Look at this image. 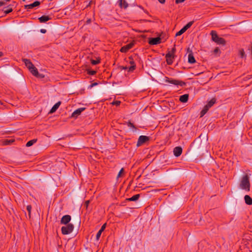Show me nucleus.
I'll return each instance as SVG.
<instances>
[{"label": "nucleus", "mask_w": 252, "mask_h": 252, "mask_svg": "<svg viewBox=\"0 0 252 252\" xmlns=\"http://www.w3.org/2000/svg\"><path fill=\"white\" fill-rule=\"evenodd\" d=\"M40 4V2L38 1H35L32 3L25 5L24 6L25 9H32L35 7L38 6Z\"/></svg>", "instance_id": "nucleus-14"}, {"label": "nucleus", "mask_w": 252, "mask_h": 252, "mask_svg": "<svg viewBox=\"0 0 252 252\" xmlns=\"http://www.w3.org/2000/svg\"><path fill=\"white\" fill-rule=\"evenodd\" d=\"M175 55L171 51H169L166 55L165 58H174Z\"/></svg>", "instance_id": "nucleus-26"}, {"label": "nucleus", "mask_w": 252, "mask_h": 252, "mask_svg": "<svg viewBox=\"0 0 252 252\" xmlns=\"http://www.w3.org/2000/svg\"><path fill=\"white\" fill-rule=\"evenodd\" d=\"M27 210L28 211L29 216V218H31V210H32V206H31V205H28L27 206Z\"/></svg>", "instance_id": "nucleus-27"}, {"label": "nucleus", "mask_w": 252, "mask_h": 252, "mask_svg": "<svg viewBox=\"0 0 252 252\" xmlns=\"http://www.w3.org/2000/svg\"><path fill=\"white\" fill-rule=\"evenodd\" d=\"M61 104V101H58L57 103H56L51 109L50 111V113H53L55 112L56 111V110L59 108V106H60Z\"/></svg>", "instance_id": "nucleus-19"}, {"label": "nucleus", "mask_w": 252, "mask_h": 252, "mask_svg": "<svg viewBox=\"0 0 252 252\" xmlns=\"http://www.w3.org/2000/svg\"><path fill=\"white\" fill-rule=\"evenodd\" d=\"M210 34L212 36V40L217 44L225 45V40L222 37H219L215 31H212Z\"/></svg>", "instance_id": "nucleus-2"}, {"label": "nucleus", "mask_w": 252, "mask_h": 252, "mask_svg": "<svg viewBox=\"0 0 252 252\" xmlns=\"http://www.w3.org/2000/svg\"><path fill=\"white\" fill-rule=\"evenodd\" d=\"M119 68L121 70H126V69L128 70V67H127L126 66H120L119 67Z\"/></svg>", "instance_id": "nucleus-36"}, {"label": "nucleus", "mask_w": 252, "mask_h": 252, "mask_svg": "<svg viewBox=\"0 0 252 252\" xmlns=\"http://www.w3.org/2000/svg\"><path fill=\"white\" fill-rule=\"evenodd\" d=\"M124 168H122L120 171H119L118 174V176H117V177L119 178L120 177H121V174H122V173H123L124 172Z\"/></svg>", "instance_id": "nucleus-39"}, {"label": "nucleus", "mask_w": 252, "mask_h": 252, "mask_svg": "<svg viewBox=\"0 0 252 252\" xmlns=\"http://www.w3.org/2000/svg\"><path fill=\"white\" fill-rule=\"evenodd\" d=\"M181 30L183 33H184L187 30V29L185 27V26H184L182 29H181Z\"/></svg>", "instance_id": "nucleus-45"}, {"label": "nucleus", "mask_w": 252, "mask_h": 252, "mask_svg": "<svg viewBox=\"0 0 252 252\" xmlns=\"http://www.w3.org/2000/svg\"><path fill=\"white\" fill-rule=\"evenodd\" d=\"M51 19V18L49 16L46 15H43L41 17L38 18L39 22L41 23H45Z\"/></svg>", "instance_id": "nucleus-17"}, {"label": "nucleus", "mask_w": 252, "mask_h": 252, "mask_svg": "<svg viewBox=\"0 0 252 252\" xmlns=\"http://www.w3.org/2000/svg\"><path fill=\"white\" fill-rule=\"evenodd\" d=\"M148 43L150 45L158 44L161 43V38L159 37L149 38Z\"/></svg>", "instance_id": "nucleus-7"}, {"label": "nucleus", "mask_w": 252, "mask_h": 252, "mask_svg": "<svg viewBox=\"0 0 252 252\" xmlns=\"http://www.w3.org/2000/svg\"><path fill=\"white\" fill-rule=\"evenodd\" d=\"M118 3L119 7L121 8L126 9L128 6V4L125 0H119Z\"/></svg>", "instance_id": "nucleus-15"}, {"label": "nucleus", "mask_w": 252, "mask_h": 252, "mask_svg": "<svg viewBox=\"0 0 252 252\" xmlns=\"http://www.w3.org/2000/svg\"><path fill=\"white\" fill-rule=\"evenodd\" d=\"M100 63V60H91V63L93 65H96V64H98L99 63Z\"/></svg>", "instance_id": "nucleus-29"}, {"label": "nucleus", "mask_w": 252, "mask_h": 252, "mask_svg": "<svg viewBox=\"0 0 252 252\" xmlns=\"http://www.w3.org/2000/svg\"><path fill=\"white\" fill-rule=\"evenodd\" d=\"M128 59L129 60V63L131 64V66L128 67V71L132 72L135 69L136 65L131 56L129 57Z\"/></svg>", "instance_id": "nucleus-12"}, {"label": "nucleus", "mask_w": 252, "mask_h": 252, "mask_svg": "<svg viewBox=\"0 0 252 252\" xmlns=\"http://www.w3.org/2000/svg\"><path fill=\"white\" fill-rule=\"evenodd\" d=\"M98 85V83L97 82H94L93 83H92L89 87L88 89H91L92 88Z\"/></svg>", "instance_id": "nucleus-33"}, {"label": "nucleus", "mask_w": 252, "mask_h": 252, "mask_svg": "<svg viewBox=\"0 0 252 252\" xmlns=\"http://www.w3.org/2000/svg\"><path fill=\"white\" fill-rule=\"evenodd\" d=\"M3 11L6 14H9L12 11V8L11 7V5H9L6 7H4Z\"/></svg>", "instance_id": "nucleus-22"}, {"label": "nucleus", "mask_w": 252, "mask_h": 252, "mask_svg": "<svg viewBox=\"0 0 252 252\" xmlns=\"http://www.w3.org/2000/svg\"><path fill=\"white\" fill-rule=\"evenodd\" d=\"M44 76H45L44 75H43V74H40V73H38V74L35 77H36L37 78H43L44 77Z\"/></svg>", "instance_id": "nucleus-37"}, {"label": "nucleus", "mask_w": 252, "mask_h": 252, "mask_svg": "<svg viewBox=\"0 0 252 252\" xmlns=\"http://www.w3.org/2000/svg\"><path fill=\"white\" fill-rule=\"evenodd\" d=\"M96 71H94V70H90V69H88L87 70V73L89 75H94L95 73H96Z\"/></svg>", "instance_id": "nucleus-30"}, {"label": "nucleus", "mask_w": 252, "mask_h": 252, "mask_svg": "<svg viewBox=\"0 0 252 252\" xmlns=\"http://www.w3.org/2000/svg\"><path fill=\"white\" fill-rule=\"evenodd\" d=\"M36 141H37V139H33L31 140H30L27 143L26 146L28 147H30V146H32L33 144L36 143Z\"/></svg>", "instance_id": "nucleus-24"}, {"label": "nucleus", "mask_w": 252, "mask_h": 252, "mask_svg": "<svg viewBox=\"0 0 252 252\" xmlns=\"http://www.w3.org/2000/svg\"><path fill=\"white\" fill-rule=\"evenodd\" d=\"M183 33V32H182V31L181 30V29L178 32L176 33V36H180L181 35H182Z\"/></svg>", "instance_id": "nucleus-38"}, {"label": "nucleus", "mask_w": 252, "mask_h": 252, "mask_svg": "<svg viewBox=\"0 0 252 252\" xmlns=\"http://www.w3.org/2000/svg\"><path fill=\"white\" fill-rule=\"evenodd\" d=\"M244 54H245V53H244V52L243 51L241 52V56H242V57H243V55H244Z\"/></svg>", "instance_id": "nucleus-51"}, {"label": "nucleus", "mask_w": 252, "mask_h": 252, "mask_svg": "<svg viewBox=\"0 0 252 252\" xmlns=\"http://www.w3.org/2000/svg\"><path fill=\"white\" fill-rule=\"evenodd\" d=\"M144 12H145L146 13L148 14V11H146V10H144Z\"/></svg>", "instance_id": "nucleus-52"}, {"label": "nucleus", "mask_w": 252, "mask_h": 252, "mask_svg": "<svg viewBox=\"0 0 252 252\" xmlns=\"http://www.w3.org/2000/svg\"><path fill=\"white\" fill-rule=\"evenodd\" d=\"M5 4V2L3 1H0V6H1Z\"/></svg>", "instance_id": "nucleus-48"}, {"label": "nucleus", "mask_w": 252, "mask_h": 252, "mask_svg": "<svg viewBox=\"0 0 252 252\" xmlns=\"http://www.w3.org/2000/svg\"><path fill=\"white\" fill-rule=\"evenodd\" d=\"M10 0H5L6 1H9Z\"/></svg>", "instance_id": "nucleus-55"}, {"label": "nucleus", "mask_w": 252, "mask_h": 252, "mask_svg": "<svg viewBox=\"0 0 252 252\" xmlns=\"http://www.w3.org/2000/svg\"><path fill=\"white\" fill-rule=\"evenodd\" d=\"M181 30L183 33H184L187 30V29L185 27V26H184L182 29H181Z\"/></svg>", "instance_id": "nucleus-46"}, {"label": "nucleus", "mask_w": 252, "mask_h": 252, "mask_svg": "<svg viewBox=\"0 0 252 252\" xmlns=\"http://www.w3.org/2000/svg\"><path fill=\"white\" fill-rule=\"evenodd\" d=\"M189 95L188 94H185L181 95L179 98V100L183 103H186L189 99Z\"/></svg>", "instance_id": "nucleus-18"}, {"label": "nucleus", "mask_w": 252, "mask_h": 252, "mask_svg": "<svg viewBox=\"0 0 252 252\" xmlns=\"http://www.w3.org/2000/svg\"><path fill=\"white\" fill-rule=\"evenodd\" d=\"M244 200L246 204H247V205H252V198L250 196L248 195H246L244 196Z\"/></svg>", "instance_id": "nucleus-20"}, {"label": "nucleus", "mask_w": 252, "mask_h": 252, "mask_svg": "<svg viewBox=\"0 0 252 252\" xmlns=\"http://www.w3.org/2000/svg\"><path fill=\"white\" fill-rule=\"evenodd\" d=\"M176 51V48H175V45H174V47L172 49L171 51H170L173 54H175V52Z\"/></svg>", "instance_id": "nucleus-43"}, {"label": "nucleus", "mask_w": 252, "mask_h": 252, "mask_svg": "<svg viewBox=\"0 0 252 252\" xmlns=\"http://www.w3.org/2000/svg\"><path fill=\"white\" fill-rule=\"evenodd\" d=\"M23 1H25V0H23Z\"/></svg>", "instance_id": "nucleus-57"}, {"label": "nucleus", "mask_w": 252, "mask_h": 252, "mask_svg": "<svg viewBox=\"0 0 252 252\" xmlns=\"http://www.w3.org/2000/svg\"><path fill=\"white\" fill-rule=\"evenodd\" d=\"M133 46L134 43L131 42L125 46L122 47L120 50V51L122 53H126L129 49L132 48Z\"/></svg>", "instance_id": "nucleus-9"}, {"label": "nucleus", "mask_w": 252, "mask_h": 252, "mask_svg": "<svg viewBox=\"0 0 252 252\" xmlns=\"http://www.w3.org/2000/svg\"><path fill=\"white\" fill-rule=\"evenodd\" d=\"M149 137L145 135H141L139 137L136 146L137 147H139L145 143L146 142L149 141Z\"/></svg>", "instance_id": "nucleus-6"}, {"label": "nucleus", "mask_w": 252, "mask_h": 252, "mask_svg": "<svg viewBox=\"0 0 252 252\" xmlns=\"http://www.w3.org/2000/svg\"><path fill=\"white\" fill-rule=\"evenodd\" d=\"M186 0H175V3L176 4L180 3L183 2Z\"/></svg>", "instance_id": "nucleus-41"}, {"label": "nucleus", "mask_w": 252, "mask_h": 252, "mask_svg": "<svg viewBox=\"0 0 252 252\" xmlns=\"http://www.w3.org/2000/svg\"><path fill=\"white\" fill-rule=\"evenodd\" d=\"M188 52H189L188 55V62L189 63H194L196 62V60L193 55V53L191 50L189 48L188 49Z\"/></svg>", "instance_id": "nucleus-11"}, {"label": "nucleus", "mask_w": 252, "mask_h": 252, "mask_svg": "<svg viewBox=\"0 0 252 252\" xmlns=\"http://www.w3.org/2000/svg\"><path fill=\"white\" fill-rule=\"evenodd\" d=\"M2 103L0 101V105H2Z\"/></svg>", "instance_id": "nucleus-53"}, {"label": "nucleus", "mask_w": 252, "mask_h": 252, "mask_svg": "<svg viewBox=\"0 0 252 252\" xmlns=\"http://www.w3.org/2000/svg\"><path fill=\"white\" fill-rule=\"evenodd\" d=\"M103 231L101 230H99L98 232L96 234V239L97 240H98L100 238V237L101 235V233Z\"/></svg>", "instance_id": "nucleus-28"}, {"label": "nucleus", "mask_w": 252, "mask_h": 252, "mask_svg": "<svg viewBox=\"0 0 252 252\" xmlns=\"http://www.w3.org/2000/svg\"><path fill=\"white\" fill-rule=\"evenodd\" d=\"M193 21H190L186 25H185V27L188 29H189L193 24Z\"/></svg>", "instance_id": "nucleus-31"}, {"label": "nucleus", "mask_w": 252, "mask_h": 252, "mask_svg": "<svg viewBox=\"0 0 252 252\" xmlns=\"http://www.w3.org/2000/svg\"><path fill=\"white\" fill-rule=\"evenodd\" d=\"M40 32L42 33H45L47 31L46 30L42 29L40 30Z\"/></svg>", "instance_id": "nucleus-44"}, {"label": "nucleus", "mask_w": 252, "mask_h": 252, "mask_svg": "<svg viewBox=\"0 0 252 252\" xmlns=\"http://www.w3.org/2000/svg\"><path fill=\"white\" fill-rule=\"evenodd\" d=\"M158 1L161 3V4H164L165 2V0H158Z\"/></svg>", "instance_id": "nucleus-47"}, {"label": "nucleus", "mask_w": 252, "mask_h": 252, "mask_svg": "<svg viewBox=\"0 0 252 252\" xmlns=\"http://www.w3.org/2000/svg\"><path fill=\"white\" fill-rule=\"evenodd\" d=\"M79 223H80V219H79Z\"/></svg>", "instance_id": "nucleus-56"}, {"label": "nucleus", "mask_w": 252, "mask_h": 252, "mask_svg": "<svg viewBox=\"0 0 252 252\" xmlns=\"http://www.w3.org/2000/svg\"><path fill=\"white\" fill-rule=\"evenodd\" d=\"M71 219V217L69 215H66L63 216L61 219V224H68L69 222L70 221Z\"/></svg>", "instance_id": "nucleus-8"}, {"label": "nucleus", "mask_w": 252, "mask_h": 252, "mask_svg": "<svg viewBox=\"0 0 252 252\" xmlns=\"http://www.w3.org/2000/svg\"><path fill=\"white\" fill-rule=\"evenodd\" d=\"M92 22V19L91 18H87V21H86V24H90Z\"/></svg>", "instance_id": "nucleus-42"}, {"label": "nucleus", "mask_w": 252, "mask_h": 252, "mask_svg": "<svg viewBox=\"0 0 252 252\" xmlns=\"http://www.w3.org/2000/svg\"><path fill=\"white\" fill-rule=\"evenodd\" d=\"M142 21L145 22H152V21L149 20H142Z\"/></svg>", "instance_id": "nucleus-49"}, {"label": "nucleus", "mask_w": 252, "mask_h": 252, "mask_svg": "<svg viewBox=\"0 0 252 252\" xmlns=\"http://www.w3.org/2000/svg\"><path fill=\"white\" fill-rule=\"evenodd\" d=\"M74 229V225L72 223L66 224L65 226L62 227L61 231L63 235H67L71 233Z\"/></svg>", "instance_id": "nucleus-4"}, {"label": "nucleus", "mask_w": 252, "mask_h": 252, "mask_svg": "<svg viewBox=\"0 0 252 252\" xmlns=\"http://www.w3.org/2000/svg\"><path fill=\"white\" fill-rule=\"evenodd\" d=\"M89 203V201H87L86 202V203H87V204H88Z\"/></svg>", "instance_id": "nucleus-54"}, {"label": "nucleus", "mask_w": 252, "mask_h": 252, "mask_svg": "<svg viewBox=\"0 0 252 252\" xmlns=\"http://www.w3.org/2000/svg\"><path fill=\"white\" fill-rule=\"evenodd\" d=\"M23 61L29 69H31L32 67H34V65L29 59H24Z\"/></svg>", "instance_id": "nucleus-16"}, {"label": "nucleus", "mask_w": 252, "mask_h": 252, "mask_svg": "<svg viewBox=\"0 0 252 252\" xmlns=\"http://www.w3.org/2000/svg\"><path fill=\"white\" fill-rule=\"evenodd\" d=\"M174 58H166L167 63L168 65L172 64L173 62V59Z\"/></svg>", "instance_id": "nucleus-25"}, {"label": "nucleus", "mask_w": 252, "mask_h": 252, "mask_svg": "<svg viewBox=\"0 0 252 252\" xmlns=\"http://www.w3.org/2000/svg\"><path fill=\"white\" fill-rule=\"evenodd\" d=\"M86 109V108L85 107H81V108H79L76 110H75L72 113V115H71V117L72 118H77L78 117V116H79L81 113L84 111Z\"/></svg>", "instance_id": "nucleus-10"}, {"label": "nucleus", "mask_w": 252, "mask_h": 252, "mask_svg": "<svg viewBox=\"0 0 252 252\" xmlns=\"http://www.w3.org/2000/svg\"><path fill=\"white\" fill-rule=\"evenodd\" d=\"M32 74L34 76H37L38 74V71L37 69L34 66V67H32L31 69H29Z\"/></svg>", "instance_id": "nucleus-23"}, {"label": "nucleus", "mask_w": 252, "mask_h": 252, "mask_svg": "<svg viewBox=\"0 0 252 252\" xmlns=\"http://www.w3.org/2000/svg\"><path fill=\"white\" fill-rule=\"evenodd\" d=\"M140 195L139 194H137L133 195L131 197L126 198V200L128 201H136L137 200H138V199L140 197Z\"/></svg>", "instance_id": "nucleus-21"}, {"label": "nucleus", "mask_w": 252, "mask_h": 252, "mask_svg": "<svg viewBox=\"0 0 252 252\" xmlns=\"http://www.w3.org/2000/svg\"><path fill=\"white\" fill-rule=\"evenodd\" d=\"M121 103V102L118 100L114 101L112 102V104L116 105V106H119Z\"/></svg>", "instance_id": "nucleus-34"}, {"label": "nucleus", "mask_w": 252, "mask_h": 252, "mask_svg": "<svg viewBox=\"0 0 252 252\" xmlns=\"http://www.w3.org/2000/svg\"><path fill=\"white\" fill-rule=\"evenodd\" d=\"M216 102V99L213 98L210 100L207 104L204 106L203 109L200 112V117H202L208 112L209 108H211Z\"/></svg>", "instance_id": "nucleus-3"}, {"label": "nucleus", "mask_w": 252, "mask_h": 252, "mask_svg": "<svg viewBox=\"0 0 252 252\" xmlns=\"http://www.w3.org/2000/svg\"><path fill=\"white\" fill-rule=\"evenodd\" d=\"M127 126L133 128H135V126L133 125V123H131L130 122H128L127 123Z\"/></svg>", "instance_id": "nucleus-35"}, {"label": "nucleus", "mask_w": 252, "mask_h": 252, "mask_svg": "<svg viewBox=\"0 0 252 252\" xmlns=\"http://www.w3.org/2000/svg\"><path fill=\"white\" fill-rule=\"evenodd\" d=\"M3 56V53L2 52H0V58Z\"/></svg>", "instance_id": "nucleus-50"}, {"label": "nucleus", "mask_w": 252, "mask_h": 252, "mask_svg": "<svg viewBox=\"0 0 252 252\" xmlns=\"http://www.w3.org/2000/svg\"><path fill=\"white\" fill-rule=\"evenodd\" d=\"M183 152L182 147L180 146L176 147L174 148L173 153L174 155L176 157H179L181 156Z\"/></svg>", "instance_id": "nucleus-13"}, {"label": "nucleus", "mask_w": 252, "mask_h": 252, "mask_svg": "<svg viewBox=\"0 0 252 252\" xmlns=\"http://www.w3.org/2000/svg\"><path fill=\"white\" fill-rule=\"evenodd\" d=\"M106 223H105L104 224H103L102 225L100 230H101L102 231H103L106 228Z\"/></svg>", "instance_id": "nucleus-40"}, {"label": "nucleus", "mask_w": 252, "mask_h": 252, "mask_svg": "<svg viewBox=\"0 0 252 252\" xmlns=\"http://www.w3.org/2000/svg\"><path fill=\"white\" fill-rule=\"evenodd\" d=\"M251 184L250 182V178L248 174H246L243 176L240 184V187L241 189L247 191L250 190Z\"/></svg>", "instance_id": "nucleus-1"}, {"label": "nucleus", "mask_w": 252, "mask_h": 252, "mask_svg": "<svg viewBox=\"0 0 252 252\" xmlns=\"http://www.w3.org/2000/svg\"><path fill=\"white\" fill-rule=\"evenodd\" d=\"M165 82L176 85V86L179 85L181 86H183L186 85V83L184 81L178 80H176V79H173L172 78H169L167 77H165Z\"/></svg>", "instance_id": "nucleus-5"}, {"label": "nucleus", "mask_w": 252, "mask_h": 252, "mask_svg": "<svg viewBox=\"0 0 252 252\" xmlns=\"http://www.w3.org/2000/svg\"><path fill=\"white\" fill-rule=\"evenodd\" d=\"M214 53L215 54L219 53V55H220V50L219 48V47H216L215 49L214 50Z\"/></svg>", "instance_id": "nucleus-32"}]
</instances>
